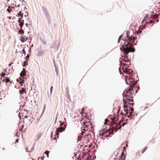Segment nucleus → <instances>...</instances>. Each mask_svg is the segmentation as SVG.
Instances as JSON below:
<instances>
[{
	"mask_svg": "<svg viewBox=\"0 0 160 160\" xmlns=\"http://www.w3.org/2000/svg\"><path fill=\"white\" fill-rule=\"evenodd\" d=\"M5 73H4V72H2L1 74V76L2 77H4L5 76Z\"/></svg>",
	"mask_w": 160,
	"mask_h": 160,
	"instance_id": "a878e982",
	"label": "nucleus"
},
{
	"mask_svg": "<svg viewBox=\"0 0 160 160\" xmlns=\"http://www.w3.org/2000/svg\"><path fill=\"white\" fill-rule=\"evenodd\" d=\"M26 25H28V24L27 23H26Z\"/></svg>",
	"mask_w": 160,
	"mask_h": 160,
	"instance_id": "58836bf2",
	"label": "nucleus"
},
{
	"mask_svg": "<svg viewBox=\"0 0 160 160\" xmlns=\"http://www.w3.org/2000/svg\"><path fill=\"white\" fill-rule=\"evenodd\" d=\"M123 71L127 74L125 78L126 83L128 84L131 85L129 89L132 91V94H135L138 92L139 87L137 86H135L136 82L134 79L133 75L131 72H129L126 68H123Z\"/></svg>",
	"mask_w": 160,
	"mask_h": 160,
	"instance_id": "f03ea898",
	"label": "nucleus"
},
{
	"mask_svg": "<svg viewBox=\"0 0 160 160\" xmlns=\"http://www.w3.org/2000/svg\"><path fill=\"white\" fill-rule=\"evenodd\" d=\"M13 62H12L11 63H10V64H9L8 65L10 66L12 64H13Z\"/></svg>",
	"mask_w": 160,
	"mask_h": 160,
	"instance_id": "2f4dec72",
	"label": "nucleus"
},
{
	"mask_svg": "<svg viewBox=\"0 0 160 160\" xmlns=\"http://www.w3.org/2000/svg\"><path fill=\"white\" fill-rule=\"evenodd\" d=\"M53 86H52L51 88H50V94H51L52 93V90H53Z\"/></svg>",
	"mask_w": 160,
	"mask_h": 160,
	"instance_id": "5701e85b",
	"label": "nucleus"
},
{
	"mask_svg": "<svg viewBox=\"0 0 160 160\" xmlns=\"http://www.w3.org/2000/svg\"><path fill=\"white\" fill-rule=\"evenodd\" d=\"M124 144H122V145H123Z\"/></svg>",
	"mask_w": 160,
	"mask_h": 160,
	"instance_id": "79ce46f5",
	"label": "nucleus"
},
{
	"mask_svg": "<svg viewBox=\"0 0 160 160\" xmlns=\"http://www.w3.org/2000/svg\"><path fill=\"white\" fill-rule=\"evenodd\" d=\"M18 140H16V141L18 143Z\"/></svg>",
	"mask_w": 160,
	"mask_h": 160,
	"instance_id": "f704fd0d",
	"label": "nucleus"
},
{
	"mask_svg": "<svg viewBox=\"0 0 160 160\" xmlns=\"http://www.w3.org/2000/svg\"><path fill=\"white\" fill-rule=\"evenodd\" d=\"M28 58V57H27L26 58L27 59Z\"/></svg>",
	"mask_w": 160,
	"mask_h": 160,
	"instance_id": "c03bdc74",
	"label": "nucleus"
},
{
	"mask_svg": "<svg viewBox=\"0 0 160 160\" xmlns=\"http://www.w3.org/2000/svg\"><path fill=\"white\" fill-rule=\"evenodd\" d=\"M58 136H59V135L58 136H56L55 134V135H54L53 137L52 136V138L53 139L56 140L57 138H58Z\"/></svg>",
	"mask_w": 160,
	"mask_h": 160,
	"instance_id": "f3484780",
	"label": "nucleus"
},
{
	"mask_svg": "<svg viewBox=\"0 0 160 160\" xmlns=\"http://www.w3.org/2000/svg\"><path fill=\"white\" fill-rule=\"evenodd\" d=\"M154 22V21L152 20H150L149 22V23H151Z\"/></svg>",
	"mask_w": 160,
	"mask_h": 160,
	"instance_id": "cd10ccee",
	"label": "nucleus"
},
{
	"mask_svg": "<svg viewBox=\"0 0 160 160\" xmlns=\"http://www.w3.org/2000/svg\"><path fill=\"white\" fill-rule=\"evenodd\" d=\"M147 148H148L147 147H145L144 148H143V150H142V154L145 151L147 150Z\"/></svg>",
	"mask_w": 160,
	"mask_h": 160,
	"instance_id": "6ab92c4d",
	"label": "nucleus"
},
{
	"mask_svg": "<svg viewBox=\"0 0 160 160\" xmlns=\"http://www.w3.org/2000/svg\"><path fill=\"white\" fill-rule=\"evenodd\" d=\"M82 133H83V132H81V134H82Z\"/></svg>",
	"mask_w": 160,
	"mask_h": 160,
	"instance_id": "a19ab883",
	"label": "nucleus"
},
{
	"mask_svg": "<svg viewBox=\"0 0 160 160\" xmlns=\"http://www.w3.org/2000/svg\"><path fill=\"white\" fill-rule=\"evenodd\" d=\"M142 32V31L140 30L139 29L138 30L137 32V34H140Z\"/></svg>",
	"mask_w": 160,
	"mask_h": 160,
	"instance_id": "412c9836",
	"label": "nucleus"
},
{
	"mask_svg": "<svg viewBox=\"0 0 160 160\" xmlns=\"http://www.w3.org/2000/svg\"><path fill=\"white\" fill-rule=\"evenodd\" d=\"M28 39V37L22 34L21 36V41L23 42L26 41Z\"/></svg>",
	"mask_w": 160,
	"mask_h": 160,
	"instance_id": "9d476101",
	"label": "nucleus"
},
{
	"mask_svg": "<svg viewBox=\"0 0 160 160\" xmlns=\"http://www.w3.org/2000/svg\"><path fill=\"white\" fill-rule=\"evenodd\" d=\"M121 160H125L126 158V156L124 155V152H122L121 155Z\"/></svg>",
	"mask_w": 160,
	"mask_h": 160,
	"instance_id": "ddd939ff",
	"label": "nucleus"
},
{
	"mask_svg": "<svg viewBox=\"0 0 160 160\" xmlns=\"http://www.w3.org/2000/svg\"><path fill=\"white\" fill-rule=\"evenodd\" d=\"M124 112L125 113H124L122 112L121 113V114L123 115L124 116H126L128 115V110H130L132 111H133V109L132 108V103H130L131 102H132L133 100L132 99H129L127 98L126 100L124 99Z\"/></svg>",
	"mask_w": 160,
	"mask_h": 160,
	"instance_id": "7ed1b4c3",
	"label": "nucleus"
},
{
	"mask_svg": "<svg viewBox=\"0 0 160 160\" xmlns=\"http://www.w3.org/2000/svg\"><path fill=\"white\" fill-rule=\"evenodd\" d=\"M23 51H24V52H25V51H24V50H23Z\"/></svg>",
	"mask_w": 160,
	"mask_h": 160,
	"instance_id": "37998d69",
	"label": "nucleus"
},
{
	"mask_svg": "<svg viewBox=\"0 0 160 160\" xmlns=\"http://www.w3.org/2000/svg\"><path fill=\"white\" fill-rule=\"evenodd\" d=\"M10 0H7V2H9V1Z\"/></svg>",
	"mask_w": 160,
	"mask_h": 160,
	"instance_id": "4c0bfd02",
	"label": "nucleus"
},
{
	"mask_svg": "<svg viewBox=\"0 0 160 160\" xmlns=\"http://www.w3.org/2000/svg\"><path fill=\"white\" fill-rule=\"evenodd\" d=\"M17 82H19L18 79L17 80Z\"/></svg>",
	"mask_w": 160,
	"mask_h": 160,
	"instance_id": "c9c22d12",
	"label": "nucleus"
},
{
	"mask_svg": "<svg viewBox=\"0 0 160 160\" xmlns=\"http://www.w3.org/2000/svg\"><path fill=\"white\" fill-rule=\"evenodd\" d=\"M62 125H63V127H59L56 129V136H58V132H62L63 131H64L65 129L66 128V124H62Z\"/></svg>",
	"mask_w": 160,
	"mask_h": 160,
	"instance_id": "423d86ee",
	"label": "nucleus"
},
{
	"mask_svg": "<svg viewBox=\"0 0 160 160\" xmlns=\"http://www.w3.org/2000/svg\"><path fill=\"white\" fill-rule=\"evenodd\" d=\"M20 96L24 98L25 97L24 94L26 93V91L24 88H21L19 89Z\"/></svg>",
	"mask_w": 160,
	"mask_h": 160,
	"instance_id": "1a4fd4ad",
	"label": "nucleus"
},
{
	"mask_svg": "<svg viewBox=\"0 0 160 160\" xmlns=\"http://www.w3.org/2000/svg\"><path fill=\"white\" fill-rule=\"evenodd\" d=\"M49 152L48 151H46L45 152V153L46 154V155H47V156L48 157V154H49Z\"/></svg>",
	"mask_w": 160,
	"mask_h": 160,
	"instance_id": "4be33fe9",
	"label": "nucleus"
},
{
	"mask_svg": "<svg viewBox=\"0 0 160 160\" xmlns=\"http://www.w3.org/2000/svg\"><path fill=\"white\" fill-rule=\"evenodd\" d=\"M118 118H117L114 117L113 119H112V124L111 127L113 129V131L115 130V132H116L118 130L120 129L122 126H123L125 124H126L125 122H123V119L122 117V120L119 122L117 123L114 122L115 120H117Z\"/></svg>",
	"mask_w": 160,
	"mask_h": 160,
	"instance_id": "20e7f679",
	"label": "nucleus"
},
{
	"mask_svg": "<svg viewBox=\"0 0 160 160\" xmlns=\"http://www.w3.org/2000/svg\"><path fill=\"white\" fill-rule=\"evenodd\" d=\"M118 160H121L120 159H119Z\"/></svg>",
	"mask_w": 160,
	"mask_h": 160,
	"instance_id": "a18cd8bd",
	"label": "nucleus"
},
{
	"mask_svg": "<svg viewBox=\"0 0 160 160\" xmlns=\"http://www.w3.org/2000/svg\"><path fill=\"white\" fill-rule=\"evenodd\" d=\"M130 32L128 31H127L126 33V37L125 38V39H121L123 36L121 35L119 38L118 43L120 42V44L122 46V48H120L124 53V58L123 60L125 61H129L130 58L128 56V54L130 52H134L135 49L132 48V44L134 42L135 38V37H132L129 34Z\"/></svg>",
	"mask_w": 160,
	"mask_h": 160,
	"instance_id": "f257e3e1",
	"label": "nucleus"
},
{
	"mask_svg": "<svg viewBox=\"0 0 160 160\" xmlns=\"http://www.w3.org/2000/svg\"><path fill=\"white\" fill-rule=\"evenodd\" d=\"M7 9V10L9 13H10V12H12V9L10 6Z\"/></svg>",
	"mask_w": 160,
	"mask_h": 160,
	"instance_id": "a211bd4d",
	"label": "nucleus"
},
{
	"mask_svg": "<svg viewBox=\"0 0 160 160\" xmlns=\"http://www.w3.org/2000/svg\"><path fill=\"white\" fill-rule=\"evenodd\" d=\"M42 9L43 10V11L44 12L45 14L46 15H49V13L48 12L47 10V9H46V8L44 7L43 6L42 7Z\"/></svg>",
	"mask_w": 160,
	"mask_h": 160,
	"instance_id": "f8f14e48",
	"label": "nucleus"
},
{
	"mask_svg": "<svg viewBox=\"0 0 160 160\" xmlns=\"http://www.w3.org/2000/svg\"><path fill=\"white\" fill-rule=\"evenodd\" d=\"M108 119H106L105 120V122L104 123V124H105V125L106 124L108 123Z\"/></svg>",
	"mask_w": 160,
	"mask_h": 160,
	"instance_id": "b1692460",
	"label": "nucleus"
},
{
	"mask_svg": "<svg viewBox=\"0 0 160 160\" xmlns=\"http://www.w3.org/2000/svg\"><path fill=\"white\" fill-rule=\"evenodd\" d=\"M145 17H144V18L142 21V23H143L144 22V21L145 20Z\"/></svg>",
	"mask_w": 160,
	"mask_h": 160,
	"instance_id": "c756f323",
	"label": "nucleus"
},
{
	"mask_svg": "<svg viewBox=\"0 0 160 160\" xmlns=\"http://www.w3.org/2000/svg\"><path fill=\"white\" fill-rule=\"evenodd\" d=\"M13 6H14V4H13V5H11V7H12V8H13L14 7Z\"/></svg>",
	"mask_w": 160,
	"mask_h": 160,
	"instance_id": "473e14b6",
	"label": "nucleus"
},
{
	"mask_svg": "<svg viewBox=\"0 0 160 160\" xmlns=\"http://www.w3.org/2000/svg\"><path fill=\"white\" fill-rule=\"evenodd\" d=\"M133 111H131V112H130L129 115L128 116V118H129L130 119H134L133 117V113L132 112Z\"/></svg>",
	"mask_w": 160,
	"mask_h": 160,
	"instance_id": "9b49d317",
	"label": "nucleus"
},
{
	"mask_svg": "<svg viewBox=\"0 0 160 160\" xmlns=\"http://www.w3.org/2000/svg\"><path fill=\"white\" fill-rule=\"evenodd\" d=\"M19 32H20L21 33H22V34H23L24 33L22 29H21L19 31Z\"/></svg>",
	"mask_w": 160,
	"mask_h": 160,
	"instance_id": "c85d7f7f",
	"label": "nucleus"
},
{
	"mask_svg": "<svg viewBox=\"0 0 160 160\" xmlns=\"http://www.w3.org/2000/svg\"><path fill=\"white\" fill-rule=\"evenodd\" d=\"M84 125H85V131H91L93 130V129L92 128V125L91 123H87L86 125V124H84Z\"/></svg>",
	"mask_w": 160,
	"mask_h": 160,
	"instance_id": "6e6552de",
	"label": "nucleus"
},
{
	"mask_svg": "<svg viewBox=\"0 0 160 160\" xmlns=\"http://www.w3.org/2000/svg\"><path fill=\"white\" fill-rule=\"evenodd\" d=\"M26 74V72L25 71H22L20 74L21 77L24 76Z\"/></svg>",
	"mask_w": 160,
	"mask_h": 160,
	"instance_id": "2eb2a0df",
	"label": "nucleus"
},
{
	"mask_svg": "<svg viewBox=\"0 0 160 160\" xmlns=\"http://www.w3.org/2000/svg\"><path fill=\"white\" fill-rule=\"evenodd\" d=\"M57 118H58V116H57V117H56V120H57Z\"/></svg>",
	"mask_w": 160,
	"mask_h": 160,
	"instance_id": "e433bc0d",
	"label": "nucleus"
},
{
	"mask_svg": "<svg viewBox=\"0 0 160 160\" xmlns=\"http://www.w3.org/2000/svg\"><path fill=\"white\" fill-rule=\"evenodd\" d=\"M19 14L20 17L19 18L18 22L19 23V26L21 27V28H22L23 25V20L22 19L23 17V13L21 11H20L19 12Z\"/></svg>",
	"mask_w": 160,
	"mask_h": 160,
	"instance_id": "0eeeda50",
	"label": "nucleus"
},
{
	"mask_svg": "<svg viewBox=\"0 0 160 160\" xmlns=\"http://www.w3.org/2000/svg\"><path fill=\"white\" fill-rule=\"evenodd\" d=\"M82 138V137L81 135L80 136H79V137L78 138V141L81 140Z\"/></svg>",
	"mask_w": 160,
	"mask_h": 160,
	"instance_id": "393cba45",
	"label": "nucleus"
},
{
	"mask_svg": "<svg viewBox=\"0 0 160 160\" xmlns=\"http://www.w3.org/2000/svg\"><path fill=\"white\" fill-rule=\"evenodd\" d=\"M45 108H46V105H45V104H44V106L43 109V112H42V113H43L44 112V111H45Z\"/></svg>",
	"mask_w": 160,
	"mask_h": 160,
	"instance_id": "bb28decb",
	"label": "nucleus"
},
{
	"mask_svg": "<svg viewBox=\"0 0 160 160\" xmlns=\"http://www.w3.org/2000/svg\"><path fill=\"white\" fill-rule=\"evenodd\" d=\"M26 62H24V66H25V63H26Z\"/></svg>",
	"mask_w": 160,
	"mask_h": 160,
	"instance_id": "72a5a7b5",
	"label": "nucleus"
},
{
	"mask_svg": "<svg viewBox=\"0 0 160 160\" xmlns=\"http://www.w3.org/2000/svg\"><path fill=\"white\" fill-rule=\"evenodd\" d=\"M110 132L108 131H106L105 132H104L102 134V135H104L105 137H106L107 135H108V134H109Z\"/></svg>",
	"mask_w": 160,
	"mask_h": 160,
	"instance_id": "4468645a",
	"label": "nucleus"
},
{
	"mask_svg": "<svg viewBox=\"0 0 160 160\" xmlns=\"http://www.w3.org/2000/svg\"><path fill=\"white\" fill-rule=\"evenodd\" d=\"M129 88L123 92V95L126 97L132 98L133 94H132V91Z\"/></svg>",
	"mask_w": 160,
	"mask_h": 160,
	"instance_id": "39448f33",
	"label": "nucleus"
},
{
	"mask_svg": "<svg viewBox=\"0 0 160 160\" xmlns=\"http://www.w3.org/2000/svg\"><path fill=\"white\" fill-rule=\"evenodd\" d=\"M19 83L21 84V86H22L23 84L24 83V81L23 80H22L21 81H19Z\"/></svg>",
	"mask_w": 160,
	"mask_h": 160,
	"instance_id": "aec40b11",
	"label": "nucleus"
},
{
	"mask_svg": "<svg viewBox=\"0 0 160 160\" xmlns=\"http://www.w3.org/2000/svg\"><path fill=\"white\" fill-rule=\"evenodd\" d=\"M123 151H125L126 150V147L124 146H123Z\"/></svg>",
	"mask_w": 160,
	"mask_h": 160,
	"instance_id": "7c9ffc66",
	"label": "nucleus"
},
{
	"mask_svg": "<svg viewBox=\"0 0 160 160\" xmlns=\"http://www.w3.org/2000/svg\"><path fill=\"white\" fill-rule=\"evenodd\" d=\"M43 158V157L42 158V159Z\"/></svg>",
	"mask_w": 160,
	"mask_h": 160,
	"instance_id": "ea45409f",
	"label": "nucleus"
},
{
	"mask_svg": "<svg viewBox=\"0 0 160 160\" xmlns=\"http://www.w3.org/2000/svg\"><path fill=\"white\" fill-rule=\"evenodd\" d=\"M4 81H5V82L6 83L8 82H10L9 79L7 77L6 78V80H3V82Z\"/></svg>",
	"mask_w": 160,
	"mask_h": 160,
	"instance_id": "dca6fc26",
	"label": "nucleus"
}]
</instances>
